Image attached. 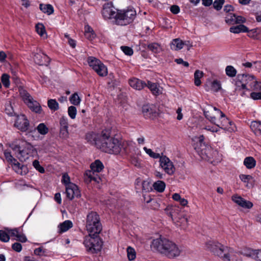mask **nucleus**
Masks as SVG:
<instances>
[{"label":"nucleus","mask_w":261,"mask_h":261,"mask_svg":"<svg viewBox=\"0 0 261 261\" xmlns=\"http://www.w3.org/2000/svg\"><path fill=\"white\" fill-rule=\"evenodd\" d=\"M60 127H68V123L67 118L64 116H62L60 120Z\"/></svg>","instance_id":"e2e57ef3"},{"label":"nucleus","mask_w":261,"mask_h":261,"mask_svg":"<svg viewBox=\"0 0 261 261\" xmlns=\"http://www.w3.org/2000/svg\"><path fill=\"white\" fill-rule=\"evenodd\" d=\"M72 226L73 224L71 221L66 220L59 225L58 227L59 228V232L60 233L65 232Z\"/></svg>","instance_id":"5701e85b"},{"label":"nucleus","mask_w":261,"mask_h":261,"mask_svg":"<svg viewBox=\"0 0 261 261\" xmlns=\"http://www.w3.org/2000/svg\"><path fill=\"white\" fill-rule=\"evenodd\" d=\"M232 200L241 206V204L244 200L242 197L238 195H233L231 197Z\"/></svg>","instance_id":"864d4df0"},{"label":"nucleus","mask_w":261,"mask_h":261,"mask_svg":"<svg viewBox=\"0 0 261 261\" xmlns=\"http://www.w3.org/2000/svg\"><path fill=\"white\" fill-rule=\"evenodd\" d=\"M151 247L170 259L178 256L181 252L175 243L165 238L153 240Z\"/></svg>","instance_id":"7ed1b4c3"},{"label":"nucleus","mask_w":261,"mask_h":261,"mask_svg":"<svg viewBox=\"0 0 261 261\" xmlns=\"http://www.w3.org/2000/svg\"><path fill=\"white\" fill-rule=\"evenodd\" d=\"M204 73L203 71L196 70L194 73V82H201L200 79L203 76Z\"/></svg>","instance_id":"8fccbe9b"},{"label":"nucleus","mask_w":261,"mask_h":261,"mask_svg":"<svg viewBox=\"0 0 261 261\" xmlns=\"http://www.w3.org/2000/svg\"><path fill=\"white\" fill-rule=\"evenodd\" d=\"M211 85V91L217 92L221 90L220 83H207Z\"/></svg>","instance_id":"c03bdc74"},{"label":"nucleus","mask_w":261,"mask_h":261,"mask_svg":"<svg viewBox=\"0 0 261 261\" xmlns=\"http://www.w3.org/2000/svg\"><path fill=\"white\" fill-rule=\"evenodd\" d=\"M118 12L119 10L114 6L112 2L106 3L103 5L101 13L105 19H114L116 23Z\"/></svg>","instance_id":"6e6552de"},{"label":"nucleus","mask_w":261,"mask_h":261,"mask_svg":"<svg viewBox=\"0 0 261 261\" xmlns=\"http://www.w3.org/2000/svg\"><path fill=\"white\" fill-rule=\"evenodd\" d=\"M91 30L92 32L93 31L92 29L89 28L88 31H86L85 35L86 37L89 40H92L95 38V35L94 33L91 32Z\"/></svg>","instance_id":"052dcab7"},{"label":"nucleus","mask_w":261,"mask_h":261,"mask_svg":"<svg viewBox=\"0 0 261 261\" xmlns=\"http://www.w3.org/2000/svg\"><path fill=\"white\" fill-rule=\"evenodd\" d=\"M39 8L42 12L46 13L48 15H50L54 12V8L52 5L50 4H41L39 5Z\"/></svg>","instance_id":"b1692460"},{"label":"nucleus","mask_w":261,"mask_h":261,"mask_svg":"<svg viewBox=\"0 0 261 261\" xmlns=\"http://www.w3.org/2000/svg\"><path fill=\"white\" fill-rule=\"evenodd\" d=\"M28 107L33 112L40 114L42 109L39 103L36 100H30L27 103Z\"/></svg>","instance_id":"dca6fc26"},{"label":"nucleus","mask_w":261,"mask_h":261,"mask_svg":"<svg viewBox=\"0 0 261 261\" xmlns=\"http://www.w3.org/2000/svg\"><path fill=\"white\" fill-rule=\"evenodd\" d=\"M14 126L21 132H26L29 130L30 122L25 115H17Z\"/></svg>","instance_id":"9b49d317"},{"label":"nucleus","mask_w":261,"mask_h":261,"mask_svg":"<svg viewBox=\"0 0 261 261\" xmlns=\"http://www.w3.org/2000/svg\"><path fill=\"white\" fill-rule=\"evenodd\" d=\"M66 197L70 200L74 197L79 198L81 197L80 191L78 187L74 184H70L66 187Z\"/></svg>","instance_id":"f8f14e48"},{"label":"nucleus","mask_w":261,"mask_h":261,"mask_svg":"<svg viewBox=\"0 0 261 261\" xmlns=\"http://www.w3.org/2000/svg\"><path fill=\"white\" fill-rule=\"evenodd\" d=\"M203 114L205 118L208 119L211 122L216 124L215 121H216V117L214 116H212L211 114V112L209 111H203Z\"/></svg>","instance_id":"79ce46f5"},{"label":"nucleus","mask_w":261,"mask_h":261,"mask_svg":"<svg viewBox=\"0 0 261 261\" xmlns=\"http://www.w3.org/2000/svg\"><path fill=\"white\" fill-rule=\"evenodd\" d=\"M12 248L14 251L19 252L22 250V245L19 243L15 242L12 244Z\"/></svg>","instance_id":"bf43d9fd"},{"label":"nucleus","mask_w":261,"mask_h":261,"mask_svg":"<svg viewBox=\"0 0 261 261\" xmlns=\"http://www.w3.org/2000/svg\"><path fill=\"white\" fill-rule=\"evenodd\" d=\"M130 86L133 89L137 90L142 89L145 86H147L146 83H128Z\"/></svg>","instance_id":"f704fd0d"},{"label":"nucleus","mask_w":261,"mask_h":261,"mask_svg":"<svg viewBox=\"0 0 261 261\" xmlns=\"http://www.w3.org/2000/svg\"><path fill=\"white\" fill-rule=\"evenodd\" d=\"M175 208L172 206H167L165 209L164 212L165 213L169 216L171 218L172 220L173 219V211H174Z\"/></svg>","instance_id":"3c124183"},{"label":"nucleus","mask_w":261,"mask_h":261,"mask_svg":"<svg viewBox=\"0 0 261 261\" xmlns=\"http://www.w3.org/2000/svg\"><path fill=\"white\" fill-rule=\"evenodd\" d=\"M68 127H60V137L65 139L69 137Z\"/></svg>","instance_id":"c9c22d12"},{"label":"nucleus","mask_w":261,"mask_h":261,"mask_svg":"<svg viewBox=\"0 0 261 261\" xmlns=\"http://www.w3.org/2000/svg\"><path fill=\"white\" fill-rule=\"evenodd\" d=\"M144 150L150 157L153 159L160 158V166L166 173L169 175H172L174 173V166L168 158L166 156H160L159 153L154 152L151 149L146 147H144Z\"/></svg>","instance_id":"20e7f679"},{"label":"nucleus","mask_w":261,"mask_h":261,"mask_svg":"<svg viewBox=\"0 0 261 261\" xmlns=\"http://www.w3.org/2000/svg\"><path fill=\"white\" fill-rule=\"evenodd\" d=\"M250 128L256 136L261 135V122L254 121L251 123Z\"/></svg>","instance_id":"412c9836"},{"label":"nucleus","mask_w":261,"mask_h":261,"mask_svg":"<svg viewBox=\"0 0 261 261\" xmlns=\"http://www.w3.org/2000/svg\"><path fill=\"white\" fill-rule=\"evenodd\" d=\"M204 137L203 135H200L199 137L195 138V143L193 147L196 152L200 155L207 154V150L210 149V147L204 142Z\"/></svg>","instance_id":"9d476101"},{"label":"nucleus","mask_w":261,"mask_h":261,"mask_svg":"<svg viewBox=\"0 0 261 261\" xmlns=\"http://www.w3.org/2000/svg\"><path fill=\"white\" fill-rule=\"evenodd\" d=\"M127 253L128 259L129 260H133L135 259L136 256V253L135 250L132 247L129 246L127 248Z\"/></svg>","instance_id":"72a5a7b5"},{"label":"nucleus","mask_w":261,"mask_h":261,"mask_svg":"<svg viewBox=\"0 0 261 261\" xmlns=\"http://www.w3.org/2000/svg\"><path fill=\"white\" fill-rule=\"evenodd\" d=\"M8 231L10 237H16L17 238L19 234V228H18L9 229Z\"/></svg>","instance_id":"0e129e2a"},{"label":"nucleus","mask_w":261,"mask_h":261,"mask_svg":"<svg viewBox=\"0 0 261 261\" xmlns=\"http://www.w3.org/2000/svg\"><path fill=\"white\" fill-rule=\"evenodd\" d=\"M19 93L25 104L30 100H33V98L31 95L26 90L22 88L19 89Z\"/></svg>","instance_id":"a878e982"},{"label":"nucleus","mask_w":261,"mask_h":261,"mask_svg":"<svg viewBox=\"0 0 261 261\" xmlns=\"http://www.w3.org/2000/svg\"><path fill=\"white\" fill-rule=\"evenodd\" d=\"M165 187L166 184L165 182L162 180H158L153 184L154 189L160 193L164 191Z\"/></svg>","instance_id":"bb28decb"},{"label":"nucleus","mask_w":261,"mask_h":261,"mask_svg":"<svg viewBox=\"0 0 261 261\" xmlns=\"http://www.w3.org/2000/svg\"><path fill=\"white\" fill-rule=\"evenodd\" d=\"M62 182L64 184L66 187L67 185H69L70 184H72L70 182V177L67 174H64L62 176Z\"/></svg>","instance_id":"13d9d810"},{"label":"nucleus","mask_w":261,"mask_h":261,"mask_svg":"<svg viewBox=\"0 0 261 261\" xmlns=\"http://www.w3.org/2000/svg\"><path fill=\"white\" fill-rule=\"evenodd\" d=\"M90 168L93 171L92 174H94V172H101L104 168V166L100 160H96L90 165Z\"/></svg>","instance_id":"f3484780"},{"label":"nucleus","mask_w":261,"mask_h":261,"mask_svg":"<svg viewBox=\"0 0 261 261\" xmlns=\"http://www.w3.org/2000/svg\"><path fill=\"white\" fill-rule=\"evenodd\" d=\"M34 253L36 255H42L45 253L42 247H39L34 250Z\"/></svg>","instance_id":"774afa93"},{"label":"nucleus","mask_w":261,"mask_h":261,"mask_svg":"<svg viewBox=\"0 0 261 261\" xmlns=\"http://www.w3.org/2000/svg\"><path fill=\"white\" fill-rule=\"evenodd\" d=\"M229 31L234 34L249 32L248 28L243 24H239L236 26L231 27L229 29Z\"/></svg>","instance_id":"6ab92c4d"},{"label":"nucleus","mask_w":261,"mask_h":261,"mask_svg":"<svg viewBox=\"0 0 261 261\" xmlns=\"http://www.w3.org/2000/svg\"><path fill=\"white\" fill-rule=\"evenodd\" d=\"M158 111L156 106L153 104L144 105L142 107V112L145 118L150 120H154L159 116Z\"/></svg>","instance_id":"1a4fd4ad"},{"label":"nucleus","mask_w":261,"mask_h":261,"mask_svg":"<svg viewBox=\"0 0 261 261\" xmlns=\"http://www.w3.org/2000/svg\"><path fill=\"white\" fill-rule=\"evenodd\" d=\"M130 162L132 164L137 167H140V160L139 159L135 156H132L130 157Z\"/></svg>","instance_id":"5fc2aeb1"},{"label":"nucleus","mask_w":261,"mask_h":261,"mask_svg":"<svg viewBox=\"0 0 261 261\" xmlns=\"http://www.w3.org/2000/svg\"><path fill=\"white\" fill-rule=\"evenodd\" d=\"M207 249L219 257L229 261L230 256L228 253V248L221 243L216 241H208L206 243Z\"/></svg>","instance_id":"39448f33"},{"label":"nucleus","mask_w":261,"mask_h":261,"mask_svg":"<svg viewBox=\"0 0 261 261\" xmlns=\"http://www.w3.org/2000/svg\"><path fill=\"white\" fill-rule=\"evenodd\" d=\"M223 121L225 123H228L229 124L230 126L228 128H227L225 124L222 123L221 126L218 124H216L220 128L224 129H226L229 132L234 131L236 129V126L234 124V123L230 120L228 118H227L225 116L223 117Z\"/></svg>","instance_id":"2eb2a0df"},{"label":"nucleus","mask_w":261,"mask_h":261,"mask_svg":"<svg viewBox=\"0 0 261 261\" xmlns=\"http://www.w3.org/2000/svg\"><path fill=\"white\" fill-rule=\"evenodd\" d=\"M16 172L21 175H25L29 172L28 168L25 165H21L16 170Z\"/></svg>","instance_id":"de8ad7c7"},{"label":"nucleus","mask_w":261,"mask_h":261,"mask_svg":"<svg viewBox=\"0 0 261 261\" xmlns=\"http://www.w3.org/2000/svg\"><path fill=\"white\" fill-rule=\"evenodd\" d=\"M239 177L240 179L244 182H248L249 180L252 178L251 175L245 174H240L239 175Z\"/></svg>","instance_id":"680f3d73"},{"label":"nucleus","mask_w":261,"mask_h":261,"mask_svg":"<svg viewBox=\"0 0 261 261\" xmlns=\"http://www.w3.org/2000/svg\"><path fill=\"white\" fill-rule=\"evenodd\" d=\"M158 83H147V87L150 89L152 93L155 95H158L161 93Z\"/></svg>","instance_id":"4be33fe9"},{"label":"nucleus","mask_w":261,"mask_h":261,"mask_svg":"<svg viewBox=\"0 0 261 261\" xmlns=\"http://www.w3.org/2000/svg\"><path fill=\"white\" fill-rule=\"evenodd\" d=\"M10 240L9 233H7L3 230H0V240L3 242H7Z\"/></svg>","instance_id":"ea45409f"},{"label":"nucleus","mask_w":261,"mask_h":261,"mask_svg":"<svg viewBox=\"0 0 261 261\" xmlns=\"http://www.w3.org/2000/svg\"><path fill=\"white\" fill-rule=\"evenodd\" d=\"M170 11L174 14H177L180 12V8L177 5H172L170 7Z\"/></svg>","instance_id":"69168bd1"},{"label":"nucleus","mask_w":261,"mask_h":261,"mask_svg":"<svg viewBox=\"0 0 261 261\" xmlns=\"http://www.w3.org/2000/svg\"><path fill=\"white\" fill-rule=\"evenodd\" d=\"M10 147L12 148V149L18 153V155L20 156V151L21 150V144H17L15 143V142H13L10 145Z\"/></svg>","instance_id":"a18cd8bd"},{"label":"nucleus","mask_w":261,"mask_h":261,"mask_svg":"<svg viewBox=\"0 0 261 261\" xmlns=\"http://www.w3.org/2000/svg\"><path fill=\"white\" fill-rule=\"evenodd\" d=\"M253 205V204L251 201L246 200L245 199H244L242 204H241V207L248 209L252 208Z\"/></svg>","instance_id":"6e6d98bb"},{"label":"nucleus","mask_w":261,"mask_h":261,"mask_svg":"<svg viewBox=\"0 0 261 261\" xmlns=\"http://www.w3.org/2000/svg\"><path fill=\"white\" fill-rule=\"evenodd\" d=\"M89 65L99 76H104L107 75V67L98 59L93 57H89L87 59Z\"/></svg>","instance_id":"0eeeda50"},{"label":"nucleus","mask_w":261,"mask_h":261,"mask_svg":"<svg viewBox=\"0 0 261 261\" xmlns=\"http://www.w3.org/2000/svg\"><path fill=\"white\" fill-rule=\"evenodd\" d=\"M121 49L122 51L127 56H132L133 54V50L132 48L126 46H121Z\"/></svg>","instance_id":"603ef678"},{"label":"nucleus","mask_w":261,"mask_h":261,"mask_svg":"<svg viewBox=\"0 0 261 261\" xmlns=\"http://www.w3.org/2000/svg\"><path fill=\"white\" fill-rule=\"evenodd\" d=\"M225 2V0H215L213 3V7L217 11L220 10Z\"/></svg>","instance_id":"58836bf2"},{"label":"nucleus","mask_w":261,"mask_h":261,"mask_svg":"<svg viewBox=\"0 0 261 261\" xmlns=\"http://www.w3.org/2000/svg\"><path fill=\"white\" fill-rule=\"evenodd\" d=\"M256 92H253L250 93V97L254 100H261V90H255Z\"/></svg>","instance_id":"09e8293b"},{"label":"nucleus","mask_w":261,"mask_h":261,"mask_svg":"<svg viewBox=\"0 0 261 261\" xmlns=\"http://www.w3.org/2000/svg\"><path fill=\"white\" fill-rule=\"evenodd\" d=\"M136 16V12L134 8L126 10H119L118 15L116 19V24L126 25L133 22Z\"/></svg>","instance_id":"423d86ee"},{"label":"nucleus","mask_w":261,"mask_h":261,"mask_svg":"<svg viewBox=\"0 0 261 261\" xmlns=\"http://www.w3.org/2000/svg\"><path fill=\"white\" fill-rule=\"evenodd\" d=\"M33 165L40 173H44L45 172L44 168L40 165L39 162L38 160H34L33 162Z\"/></svg>","instance_id":"a19ab883"},{"label":"nucleus","mask_w":261,"mask_h":261,"mask_svg":"<svg viewBox=\"0 0 261 261\" xmlns=\"http://www.w3.org/2000/svg\"><path fill=\"white\" fill-rule=\"evenodd\" d=\"M147 47L149 49L154 53H159L161 50L160 46L156 43H150L148 44Z\"/></svg>","instance_id":"e433bc0d"},{"label":"nucleus","mask_w":261,"mask_h":261,"mask_svg":"<svg viewBox=\"0 0 261 261\" xmlns=\"http://www.w3.org/2000/svg\"><path fill=\"white\" fill-rule=\"evenodd\" d=\"M249 254H247L248 257H251L257 261H261V249L249 250Z\"/></svg>","instance_id":"cd10ccee"},{"label":"nucleus","mask_w":261,"mask_h":261,"mask_svg":"<svg viewBox=\"0 0 261 261\" xmlns=\"http://www.w3.org/2000/svg\"><path fill=\"white\" fill-rule=\"evenodd\" d=\"M184 44V42L179 38H176L172 40L170 43V47L172 50H178L182 48Z\"/></svg>","instance_id":"aec40b11"},{"label":"nucleus","mask_w":261,"mask_h":261,"mask_svg":"<svg viewBox=\"0 0 261 261\" xmlns=\"http://www.w3.org/2000/svg\"><path fill=\"white\" fill-rule=\"evenodd\" d=\"M37 130L38 132L40 134V135H46L48 132H49V129L46 126V125L43 123H40L37 126V127L35 128Z\"/></svg>","instance_id":"7c9ffc66"},{"label":"nucleus","mask_w":261,"mask_h":261,"mask_svg":"<svg viewBox=\"0 0 261 261\" xmlns=\"http://www.w3.org/2000/svg\"><path fill=\"white\" fill-rule=\"evenodd\" d=\"M34 62L39 65L47 66L50 62L49 58L41 51L34 55Z\"/></svg>","instance_id":"4468645a"},{"label":"nucleus","mask_w":261,"mask_h":261,"mask_svg":"<svg viewBox=\"0 0 261 261\" xmlns=\"http://www.w3.org/2000/svg\"><path fill=\"white\" fill-rule=\"evenodd\" d=\"M238 82L242 81H255L254 82H257L256 77L252 74H249L248 73H239L237 74Z\"/></svg>","instance_id":"a211bd4d"},{"label":"nucleus","mask_w":261,"mask_h":261,"mask_svg":"<svg viewBox=\"0 0 261 261\" xmlns=\"http://www.w3.org/2000/svg\"><path fill=\"white\" fill-rule=\"evenodd\" d=\"M9 163L12 164L14 166L15 170H16L18 167L19 168L20 166V164L19 162H18L17 160L14 158L13 157L12 158L11 160H10Z\"/></svg>","instance_id":"338daca9"},{"label":"nucleus","mask_w":261,"mask_h":261,"mask_svg":"<svg viewBox=\"0 0 261 261\" xmlns=\"http://www.w3.org/2000/svg\"><path fill=\"white\" fill-rule=\"evenodd\" d=\"M5 112L10 116L15 115L16 116V113L14 112L13 107L10 101H8L6 102L5 105Z\"/></svg>","instance_id":"c756f323"},{"label":"nucleus","mask_w":261,"mask_h":261,"mask_svg":"<svg viewBox=\"0 0 261 261\" xmlns=\"http://www.w3.org/2000/svg\"><path fill=\"white\" fill-rule=\"evenodd\" d=\"M69 100L72 105L74 106H78L80 105L81 100L77 93H74L70 97Z\"/></svg>","instance_id":"473e14b6"},{"label":"nucleus","mask_w":261,"mask_h":261,"mask_svg":"<svg viewBox=\"0 0 261 261\" xmlns=\"http://www.w3.org/2000/svg\"><path fill=\"white\" fill-rule=\"evenodd\" d=\"M142 190L143 192H147L149 191L150 184L147 181L143 180L141 182Z\"/></svg>","instance_id":"4d7b16f0"},{"label":"nucleus","mask_w":261,"mask_h":261,"mask_svg":"<svg viewBox=\"0 0 261 261\" xmlns=\"http://www.w3.org/2000/svg\"><path fill=\"white\" fill-rule=\"evenodd\" d=\"M85 139L89 144L108 153L118 154L121 152L127 153V143L121 139L113 137L110 128L105 129L99 134L88 133L85 136Z\"/></svg>","instance_id":"f257e3e1"},{"label":"nucleus","mask_w":261,"mask_h":261,"mask_svg":"<svg viewBox=\"0 0 261 261\" xmlns=\"http://www.w3.org/2000/svg\"><path fill=\"white\" fill-rule=\"evenodd\" d=\"M244 164L248 169L254 168L256 165V161L252 156L246 157L244 161Z\"/></svg>","instance_id":"393cba45"},{"label":"nucleus","mask_w":261,"mask_h":261,"mask_svg":"<svg viewBox=\"0 0 261 261\" xmlns=\"http://www.w3.org/2000/svg\"><path fill=\"white\" fill-rule=\"evenodd\" d=\"M36 30L37 33L41 36H42L45 33L44 27L41 23H38L36 25Z\"/></svg>","instance_id":"49530a36"},{"label":"nucleus","mask_w":261,"mask_h":261,"mask_svg":"<svg viewBox=\"0 0 261 261\" xmlns=\"http://www.w3.org/2000/svg\"><path fill=\"white\" fill-rule=\"evenodd\" d=\"M48 108L54 111L58 110L59 108V104L56 99H50L47 101Z\"/></svg>","instance_id":"2f4dec72"},{"label":"nucleus","mask_w":261,"mask_h":261,"mask_svg":"<svg viewBox=\"0 0 261 261\" xmlns=\"http://www.w3.org/2000/svg\"><path fill=\"white\" fill-rule=\"evenodd\" d=\"M76 113L77 110L75 107L71 106L68 107V114L72 119H74L75 118Z\"/></svg>","instance_id":"4c0bfd02"},{"label":"nucleus","mask_w":261,"mask_h":261,"mask_svg":"<svg viewBox=\"0 0 261 261\" xmlns=\"http://www.w3.org/2000/svg\"><path fill=\"white\" fill-rule=\"evenodd\" d=\"M225 73L229 77H233L236 76H237V70L232 65H228L226 67L225 69Z\"/></svg>","instance_id":"c85d7f7f"},{"label":"nucleus","mask_w":261,"mask_h":261,"mask_svg":"<svg viewBox=\"0 0 261 261\" xmlns=\"http://www.w3.org/2000/svg\"><path fill=\"white\" fill-rule=\"evenodd\" d=\"M21 150L20 151V156H18L19 159L21 157L24 158L26 155H32L34 152H36V149L30 143L24 141L21 142Z\"/></svg>","instance_id":"ddd939ff"},{"label":"nucleus","mask_w":261,"mask_h":261,"mask_svg":"<svg viewBox=\"0 0 261 261\" xmlns=\"http://www.w3.org/2000/svg\"><path fill=\"white\" fill-rule=\"evenodd\" d=\"M236 14L229 13L226 17L225 21L227 23L229 24H235Z\"/></svg>","instance_id":"37998d69"},{"label":"nucleus","mask_w":261,"mask_h":261,"mask_svg":"<svg viewBox=\"0 0 261 261\" xmlns=\"http://www.w3.org/2000/svg\"><path fill=\"white\" fill-rule=\"evenodd\" d=\"M86 227L89 235L86 237L84 244L87 251L92 253H97L101 251L103 245L102 239L98 235L101 231L102 227L99 216L96 212L91 211L88 213Z\"/></svg>","instance_id":"f03ea898"}]
</instances>
